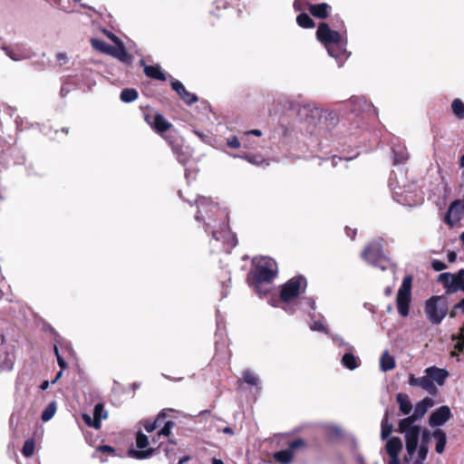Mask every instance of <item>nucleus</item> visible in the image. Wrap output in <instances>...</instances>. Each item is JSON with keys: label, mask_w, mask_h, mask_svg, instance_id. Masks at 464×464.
Segmentation results:
<instances>
[{"label": "nucleus", "mask_w": 464, "mask_h": 464, "mask_svg": "<svg viewBox=\"0 0 464 464\" xmlns=\"http://www.w3.org/2000/svg\"><path fill=\"white\" fill-rule=\"evenodd\" d=\"M188 459H189V457H188V456H186V457H184V458L180 459L179 460V463H178V464H184V463H185V462H187Z\"/></svg>", "instance_id": "052dcab7"}, {"label": "nucleus", "mask_w": 464, "mask_h": 464, "mask_svg": "<svg viewBox=\"0 0 464 464\" xmlns=\"http://www.w3.org/2000/svg\"><path fill=\"white\" fill-rule=\"evenodd\" d=\"M461 242L464 244V231L460 234V237H459Z\"/></svg>", "instance_id": "774afa93"}, {"label": "nucleus", "mask_w": 464, "mask_h": 464, "mask_svg": "<svg viewBox=\"0 0 464 464\" xmlns=\"http://www.w3.org/2000/svg\"><path fill=\"white\" fill-rule=\"evenodd\" d=\"M296 23L303 28H313L315 25L312 18L305 13L300 14L296 17Z\"/></svg>", "instance_id": "f704fd0d"}, {"label": "nucleus", "mask_w": 464, "mask_h": 464, "mask_svg": "<svg viewBox=\"0 0 464 464\" xmlns=\"http://www.w3.org/2000/svg\"><path fill=\"white\" fill-rule=\"evenodd\" d=\"M331 10V6L326 3H321L318 5H309V12L312 15L317 18H326L329 14V12Z\"/></svg>", "instance_id": "393cba45"}, {"label": "nucleus", "mask_w": 464, "mask_h": 464, "mask_svg": "<svg viewBox=\"0 0 464 464\" xmlns=\"http://www.w3.org/2000/svg\"><path fill=\"white\" fill-rule=\"evenodd\" d=\"M306 286L307 283L304 277H293L282 285L280 297L284 302L290 303L301 293H304L306 289Z\"/></svg>", "instance_id": "0eeeda50"}, {"label": "nucleus", "mask_w": 464, "mask_h": 464, "mask_svg": "<svg viewBox=\"0 0 464 464\" xmlns=\"http://www.w3.org/2000/svg\"><path fill=\"white\" fill-rule=\"evenodd\" d=\"M311 330L327 333L326 325L323 321H314L310 325Z\"/></svg>", "instance_id": "79ce46f5"}, {"label": "nucleus", "mask_w": 464, "mask_h": 464, "mask_svg": "<svg viewBox=\"0 0 464 464\" xmlns=\"http://www.w3.org/2000/svg\"><path fill=\"white\" fill-rule=\"evenodd\" d=\"M104 34L111 39L115 44L121 43V41L114 34L110 31L104 30Z\"/></svg>", "instance_id": "09e8293b"}, {"label": "nucleus", "mask_w": 464, "mask_h": 464, "mask_svg": "<svg viewBox=\"0 0 464 464\" xmlns=\"http://www.w3.org/2000/svg\"><path fill=\"white\" fill-rule=\"evenodd\" d=\"M451 109L458 119L461 120L464 118V103L459 99L453 100Z\"/></svg>", "instance_id": "58836bf2"}, {"label": "nucleus", "mask_w": 464, "mask_h": 464, "mask_svg": "<svg viewBox=\"0 0 464 464\" xmlns=\"http://www.w3.org/2000/svg\"><path fill=\"white\" fill-rule=\"evenodd\" d=\"M411 282L412 277L411 276H407L403 278L401 285L400 286L396 303L399 314L402 317H406L410 313V304H411Z\"/></svg>", "instance_id": "6e6552de"}, {"label": "nucleus", "mask_w": 464, "mask_h": 464, "mask_svg": "<svg viewBox=\"0 0 464 464\" xmlns=\"http://www.w3.org/2000/svg\"><path fill=\"white\" fill-rule=\"evenodd\" d=\"M463 204L459 199H456L450 203L448 212L445 216V222L450 226H454L462 218L464 214Z\"/></svg>", "instance_id": "2eb2a0df"}, {"label": "nucleus", "mask_w": 464, "mask_h": 464, "mask_svg": "<svg viewBox=\"0 0 464 464\" xmlns=\"http://www.w3.org/2000/svg\"><path fill=\"white\" fill-rule=\"evenodd\" d=\"M389 414L386 411L383 419L382 420V430H381V438L382 440H386L392 431V424L388 422Z\"/></svg>", "instance_id": "72a5a7b5"}, {"label": "nucleus", "mask_w": 464, "mask_h": 464, "mask_svg": "<svg viewBox=\"0 0 464 464\" xmlns=\"http://www.w3.org/2000/svg\"><path fill=\"white\" fill-rule=\"evenodd\" d=\"M451 417V411L449 406H440L434 411L429 418V424L431 427H438L443 425Z\"/></svg>", "instance_id": "dca6fc26"}, {"label": "nucleus", "mask_w": 464, "mask_h": 464, "mask_svg": "<svg viewBox=\"0 0 464 464\" xmlns=\"http://www.w3.org/2000/svg\"><path fill=\"white\" fill-rule=\"evenodd\" d=\"M91 44H92V46L93 47V49L101 52V53H109L110 52V49L111 47V45L106 44L104 41L101 40V39H97V38H92L91 40Z\"/></svg>", "instance_id": "e433bc0d"}, {"label": "nucleus", "mask_w": 464, "mask_h": 464, "mask_svg": "<svg viewBox=\"0 0 464 464\" xmlns=\"http://www.w3.org/2000/svg\"><path fill=\"white\" fill-rule=\"evenodd\" d=\"M458 309H460L461 312L464 314V298L454 305V310Z\"/></svg>", "instance_id": "5fc2aeb1"}, {"label": "nucleus", "mask_w": 464, "mask_h": 464, "mask_svg": "<svg viewBox=\"0 0 464 464\" xmlns=\"http://www.w3.org/2000/svg\"><path fill=\"white\" fill-rule=\"evenodd\" d=\"M325 48L330 56L339 59L346 53V41L343 40L336 44H331Z\"/></svg>", "instance_id": "cd10ccee"}, {"label": "nucleus", "mask_w": 464, "mask_h": 464, "mask_svg": "<svg viewBox=\"0 0 464 464\" xmlns=\"http://www.w3.org/2000/svg\"><path fill=\"white\" fill-rule=\"evenodd\" d=\"M244 159H245V160H247L248 162H250V163L256 164V160H254V158H253V157H251V156H246Z\"/></svg>", "instance_id": "bf43d9fd"}, {"label": "nucleus", "mask_w": 464, "mask_h": 464, "mask_svg": "<svg viewBox=\"0 0 464 464\" xmlns=\"http://www.w3.org/2000/svg\"><path fill=\"white\" fill-rule=\"evenodd\" d=\"M188 204H196L198 208L195 219L205 225L206 232L211 231L210 245L214 251L229 254L237 246V238L228 229V214L220 208L210 198L197 197L185 199Z\"/></svg>", "instance_id": "f257e3e1"}, {"label": "nucleus", "mask_w": 464, "mask_h": 464, "mask_svg": "<svg viewBox=\"0 0 464 464\" xmlns=\"http://www.w3.org/2000/svg\"><path fill=\"white\" fill-rule=\"evenodd\" d=\"M1 49L13 61L20 62L34 56L33 50L26 44H15L14 45H3Z\"/></svg>", "instance_id": "9d476101"}, {"label": "nucleus", "mask_w": 464, "mask_h": 464, "mask_svg": "<svg viewBox=\"0 0 464 464\" xmlns=\"http://www.w3.org/2000/svg\"><path fill=\"white\" fill-rule=\"evenodd\" d=\"M402 450V441L398 437H392L387 440L386 451L391 457L389 464H401L399 459V454Z\"/></svg>", "instance_id": "f3484780"}, {"label": "nucleus", "mask_w": 464, "mask_h": 464, "mask_svg": "<svg viewBox=\"0 0 464 464\" xmlns=\"http://www.w3.org/2000/svg\"><path fill=\"white\" fill-rule=\"evenodd\" d=\"M425 373L430 378V381H431L434 384H438L439 386H442L449 376V372L447 370L438 368L436 366H430L426 368Z\"/></svg>", "instance_id": "aec40b11"}, {"label": "nucleus", "mask_w": 464, "mask_h": 464, "mask_svg": "<svg viewBox=\"0 0 464 464\" xmlns=\"http://www.w3.org/2000/svg\"><path fill=\"white\" fill-rule=\"evenodd\" d=\"M97 450L102 453H113L114 450L111 446L103 445L97 448Z\"/></svg>", "instance_id": "8fccbe9b"}, {"label": "nucleus", "mask_w": 464, "mask_h": 464, "mask_svg": "<svg viewBox=\"0 0 464 464\" xmlns=\"http://www.w3.org/2000/svg\"><path fill=\"white\" fill-rule=\"evenodd\" d=\"M106 418L107 412L105 411L104 407L102 403H98L94 406L93 416H91L90 414L87 413L82 414V420H84L85 424L96 430L101 428L102 420Z\"/></svg>", "instance_id": "4468645a"}, {"label": "nucleus", "mask_w": 464, "mask_h": 464, "mask_svg": "<svg viewBox=\"0 0 464 464\" xmlns=\"http://www.w3.org/2000/svg\"><path fill=\"white\" fill-rule=\"evenodd\" d=\"M342 363L349 370H354L359 366V358L354 356L352 353L347 352L342 358Z\"/></svg>", "instance_id": "473e14b6"}, {"label": "nucleus", "mask_w": 464, "mask_h": 464, "mask_svg": "<svg viewBox=\"0 0 464 464\" xmlns=\"http://www.w3.org/2000/svg\"><path fill=\"white\" fill-rule=\"evenodd\" d=\"M167 139L179 162L183 165L186 164L188 161L189 158L191 157V153L189 152L188 149L183 148V146H181L179 143H174L169 140V137H167Z\"/></svg>", "instance_id": "4be33fe9"}, {"label": "nucleus", "mask_w": 464, "mask_h": 464, "mask_svg": "<svg viewBox=\"0 0 464 464\" xmlns=\"http://www.w3.org/2000/svg\"><path fill=\"white\" fill-rule=\"evenodd\" d=\"M244 381L249 384L257 386L259 384L258 378L249 370H246L243 373Z\"/></svg>", "instance_id": "ea45409f"}, {"label": "nucleus", "mask_w": 464, "mask_h": 464, "mask_svg": "<svg viewBox=\"0 0 464 464\" xmlns=\"http://www.w3.org/2000/svg\"><path fill=\"white\" fill-rule=\"evenodd\" d=\"M140 63L144 66V72L148 77L160 81L166 80V76L159 65H146L144 60H140Z\"/></svg>", "instance_id": "a878e982"}, {"label": "nucleus", "mask_w": 464, "mask_h": 464, "mask_svg": "<svg viewBox=\"0 0 464 464\" xmlns=\"http://www.w3.org/2000/svg\"><path fill=\"white\" fill-rule=\"evenodd\" d=\"M433 438L436 440L435 450L437 453L441 454L446 446L447 437L444 431L437 430L433 432Z\"/></svg>", "instance_id": "2f4dec72"}, {"label": "nucleus", "mask_w": 464, "mask_h": 464, "mask_svg": "<svg viewBox=\"0 0 464 464\" xmlns=\"http://www.w3.org/2000/svg\"><path fill=\"white\" fill-rule=\"evenodd\" d=\"M120 98L123 102H131L138 98V92L132 88L124 89L121 91Z\"/></svg>", "instance_id": "c9c22d12"}, {"label": "nucleus", "mask_w": 464, "mask_h": 464, "mask_svg": "<svg viewBox=\"0 0 464 464\" xmlns=\"http://www.w3.org/2000/svg\"><path fill=\"white\" fill-rule=\"evenodd\" d=\"M302 304L304 305H306L308 307H310L311 310L314 311L316 306H315V301L312 298V297H306V298H304L302 300Z\"/></svg>", "instance_id": "de8ad7c7"}, {"label": "nucleus", "mask_w": 464, "mask_h": 464, "mask_svg": "<svg viewBox=\"0 0 464 464\" xmlns=\"http://www.w3.org/2000/svg\"><path fill=\"white\" fill-rule=\"evenodd\" d=\"M437 281L440 283L447 294H454L459 291L464 293V269L457 273H441L438 276Z\"/></svg>", "instance_id": "423d86ee"}, {"label": "nucleus", "mask_w": 464, "mask_h": 464, "mask_svg": "<svg viewBox=\"0 0 464 464\" xmlns=\"http://www.w3.org/2000/svg\"><path fill=\"white\" fill-rule=\"evenodd\" d=\"M108 54L117 58L123 63L131 62V56L127 53L122 42L116 44L114 46L111 45Z\"/></svg>", "instance_id": "5701e85b"}, {"label": "nucleus", "mask_w": 464, "mask_h": 464, "mask_svg": "<svg viewBox=\"0 0 464 464\" xmlns=\"http://www.w3.org/2000/svg\"><path fill=\"white\" fill-rule=\"evenodd\" d=\"M194 133H195L198 138H200V139H202V140L204 139V134H203V133H201L200 131H198V130H194Z\"/></svg>", "instance_id": "e2e57ef3"}, {"label": "nucleus", "mask_w": 464, "mask_h": 464, "mask_svg": "<svg viewBox=\"0 0 464 464\" xmlns=\"http://www.w3.org/2000/svg\"><path fill=\"white\" fill-rule=\"evenodd\" d=\"M304 446V440L297 439L292 441L287 449L275 452L273 457L275 460L281 464H289L294 459L295 451Z\"/></svg>", "instance_id": "ddd939ff"}, {"label": "nucleus", "mask_w": 464, "mask_h": 464, "mask_svg": "<svg viewBox=\"0 0 464 464\" xmlns=\"http://www.w3.org/2000/svg\"><path fill=\"white\" fill-rule=\"evenodd\" d=\"M56 408L57 407L55 401L50 402L42 413V420L44 422L50 420L54 416L56 412Z\"/></svg>", "instance_id": "4c0bfd02"}, {"label": "nucleus", "mask_w": 464, "mask_h": 464, "mask_svg": "<svg viewBox=\"0 0 464 464\" xmlns=\"http://www.w3.org/2000/svg\"><path fill=\"white\" fill-rule=\"evenodd\" d=\"M396 362L393 356L388 351H384L380 359V369L382 372L392 371L395 368Z\"/></svg>", "instance_id": "c85d7f7f"}, {"label": "nucleus", "mask_w": 464, "mask_h": 464, "mask_svg": "<svg viewBox=\"0 0 464 464\" xmlns=\"http://www.w3.org/2000/svg\"><path fill=\"white\" fill-rule=\"evenodd\" d=\"M211 462H212V464H224L221 459H218L216 458H213Z\"/></svg>", "instance_id": "680f3d73"}, {"label": "nucleus", "mask_w": 464, "mask_h": 464, "mask_svg": "<svg viewBox=\"0 0 464 464\" xmlns=\"http://www.w3.org/2000/svg\"><path fill=\"white\" fill-rule=\"evenodd\" d=\"M222 432L225 433V434H230V435H232L234 433L233 430L231 428H228V427L224 428L222 430Z\"/></svg>", "instance_id": "4d7b16f0"}, {"label": "nucleus", "mask_w": 464, "mask_h": 464, "mask_svg": "<svg viewBox=\"0 0 464 464\" xmlns=\"http://www.w3.org/2000/svg\"><path fill=\"white\" fill-rule=\"evenodd\" d=\"M425 314L432 324H439L448 314L447 300L442 295H433L425 303Z\"/></svg>", "instance_id": "7ed1b4c3"}, {"label": "nucleus", "mask_w": 464, "mask_h": 464, "mask_svg": "<svg viewBox=\"0 0 464 464\" xmlns=\"http://www.w3.org/2000/svg\"><path fill=\"white\" fill-rule=\"evenodd\" d=\"M62 374H63V371H60V372L56 374V377H55L54 381L53 382V383H54L58 379H60V378H61V376H62Z\"/></svg>", "instance_id": "0e129e2a"}, {"label": "nucleus", "mask_w": 464, "mask_h": 464, "mask_svg": "<svg viewBox=\"0 0 464 464\" xmlns=\"http://www.w3.org/2000/svg\"><path fill=\"white\" fill-rule=\"evenodd\" d=\"M171 86L185 103L191 105L198 101V97L195 94L188 92L181 82L178 80L172 81Z\"/></svg>", "instance_id": "412c9836"}, {"label": "nucleus", "mask_w": 464, "mask_h": 464, "mask_svg": "<svg viewBox=\"0 0 464 464\" xmlns=\"http://www.w3.org/2000/svg\"><path fill=\"white\" fill-rule=\"evenodd\" d=\"M171 411L170 409L162 410L157 416L156 420L153 421L145 420L144 421V429L147 432H152L155 430L159 426H160L162 423L164 424L163 427L158 432V437L165 436L169 437L172 428L175 426V422L172 420H165L168 413Z\"/></svg>", "instance_id": "1a4fd4ad"}, {"label": "nucleus", "mask_w": 464, "mask_h": 464, "mask_svg": "<svg viewBox=\"0 0 464 464\" xmlns=\"http://www.w3.org/2000/svg\"><path fill=\"white\" fill-rule=\"evenodd\" d=\"M396 401L399 403L400 411L404 414L408 415L412 410V404L409 396L405 393H398L396 395Z\"/></svg>", "instance_id": "c756f323"}, {"label": "nucleus", "mask_w": 464, "mask_h": 464, "mask_svg": "<svg viewBox=\"0 0 464 464\" xmlns=\"http://www.w3.org/2000/svg\"><path fill=\"white\" fill-rule=\"evenodd\" d=\"M48 387H49V382L48 381H44L41 384V386H40L41 390H43V391L46 390Z\"/></svg>", "instance_id": "13d9d810"}, {"label": "nucleus", "mask_w": 464, "mask_h": 464, "mask_svg": "<svg viewBox=\"0 0 464 464\" xmlns=\"http://www.w3.org/2000/svg\"><path fill=\"white\" fill-rule=\"evenodd\" d=\"M246 134L260 137L262 135V132L260 130H251L247 131Z\"/></svg>", "instance_id": "6e6d98bb"}, {"label": "nucleus", "mask_w": 464, "mask_h": 464, "mask_svg": "<svg viewBox=\"0 0 464 464\" xmlns=\"http://www.w3.org/2000/svg\"><path fill=\"white\" fill-rule=\"evenodd\" d=\"M431 267L435 271H442L447 268V265L444 262L436 259L431 262Z\"/></svg>", "instance_id": "c03bdc74"}, {"label": "nucleus", "mask_w": 464, "mask_h": 464, "mask_svg": "<svg viewBox=\"0 0 464 464\" xmlns=\"http://www.w3.org/2000/svg\"><path fill=\"white\" fill-rule=\"evenodd\" d=\"M423 461L422 459H416L413 464H423Z\"/></svg>", "instance_id": "338daca9"}, {"label": "nucleus", "mask_w": 464, "mask_h": 464, "mask_svg": "<svg viewBox=\"0 0 464 464\" xmlns=\"http://www.w3.org/2000/svg\"><path fill=\"white\" fill-rule=\"evenodd\" d=\"M227 144L232 149H239L241 144L237 136H232L227 140Z\"/></svg>", "instance_id": "37998d69"}, {"label": "nucleus", "mask_w": 464, "mask_h": 464, "mask_svg": "<svg viewBox=\"0 0 464 464\" xmlns=\"http://www.w3.org/2000/svg\"><path fill=\"white\" fill-rule=\"evenodd\" d=\"M398 430L401 433H404L407 453L412 457L418 448L420 427L414 424L411 418H405L400 420Z\"/></svg>", "instance_id": "20e7f679"}, {"label": "nucleus", "mask_w": 464, "mask_h": 464, "mask_svg": "<svg viewBox=\"0 0 464 464\" xmlns=\"http://www.w3.org/2000/svg\"><path fill=\"white\" fill-rule=\"evenodd\" d=\"M451 340L455 342L453 350L450 353L452 357L459 356V353L464 351V321L459 329V334H452Z\"/></svg>", "instance_id": "b1692460"}, {"label": "nucleus", "mask_w": 464, "mask_h": 464, "mask_svg": "<svg viewBox=\"0 0 464 464\" xmlns=\"http://www.w3.org/2000/svg\"><path fill=\"white\" fill-rule=\"evenodd\" d=\"M150 125L160 133L165 132L171 127V124L160 114H156L154 116L153 121L150 122Z\"/></svg>", "instance_id": "7c9ffc66"}, {"label": "nucleus", "mask_w": 464, "mask_h": 464, "mask_svg": "<svg viewBox=\"0 0 464 464\" xmlns=\"http://www.w3.org/2000/svg\"><path fill=\"white\" fill-rule=\"evenodd\" d=\"M335 340H336V342L338 343V344H339L340 346H343H343H345V347H346V349H347V350H349V351L353 349V347H352L350 344L345 343L342 338H339V337H338V338H336Z\"/></svg>", "instance_id": "864d4df0"}, {"label": "nucleus", "mask_w": 464, "mask_h": 464, "mask_svg": "<svg viewBox=\"0 0 464 464\" xmlns=\"http://www.w3.org/2000/svg\"><path fill=\"white\" fill-rule=\"evenodd\" d=\"M434 405V401L430 397H425L421 401L416 403L412 415L408 416L411 421L415 422L417 420L421 419L428 410Z\"/></svg>", "instance_id": "6ab92c4d"}, {"label": "nucleus", "mask_w": 464, "mask_h": 464, "mask_svg": "<svg viewBox=\"0 0 464 464\" xmlns=\"http://www.w3.org/2000/svg\"><path fill=\"white\" fill-rule=\"evenodd\" d=\"M457 259V254L454 251L448 253V260L450 263H454Z\"/></svg>", "instance_id": "603ef678"}, {"label": "nucleus", "mask_w": 464, "mask_h": 464, "mask_svg": "<svg viewBox=\"0 0 464 464\" xmlns=\"http://www.w3.org/2000/svg\"><path fill=\"white\" fill-rule=\"evenodd\" d=\"M459 166L461 168H464V154L461 156L460 158V160H459Z\"/></svg>", "instance_id": "69168bd1"}, {"label": "nucleus", "mask_w": 464, "mask_h": 464, "mask_svg": "<svg viewBox=\"0 0 464 464\" xmlns=\"http://www.w3.org/2000/svg\"><path fill=\"white\" fill-rule=\"evenodd\" d=\"M34 441L33 440H25L22 453L25 457H30L34 454Z\"/></svg>", "instance_id": "a19ab883"}, {"label": "nucleus", "mask_w": 464, "mask_h": 464, "mask_svg": "<svg viewBox=\"0 0 464 464\" xmlns=\"http://www.w3.org/2000/svg\"><path fill=\"white\" fill-rule=\"evenodd\" d=\"M428 454V448L425 445H420L418 450V459L425 460Z\"/></svg>", "instance_id": "49530a36"}, {"label": "nucleus", "mask_w": 464, "mask_h": 464, "mask_svg": "<svg viewBox=\"0 0 464 464\" xmlns=\"http://www.w3.org/2000/svg\"><path fill=\"white\" fill-rule=\"evenodd\" d=\"M136 446L138 450H130L128 451V455L131 458L137 459H144L150 458L154 450L151 448H148L149 446V439L148 437L143 434L142 432H138L136 436Z\"/></svg>", "instance_id": "9b49d317"}, {"label": "nucleus", "mask_w": 464, "mask_h": 464, "mask_svg": "<svg viewBox=\"0 0 464 464\" xmlns=\"http://www.w3.org/2000/svg\"><path fill=\"white\" fill-rule=\"evenodd\" d=\"M56 58L60 65H63L67 62V56L65 53H60L56 55Z\"/></svg>", "instance_id": "3c124183"}, {"label": "nucleus", "mask_w": 464, "mask_h": 464, "mask_svg": "<svg viewBox=\"0 0 464 464\" xmlns=\"http://www.w3.org/2000/svg\"><path fill=\"white\" fill-rule=\"evenodd\" d=\"M362 257L382 270H386L392 266L391 261L382 253L381 240L372 242L362 253Z\"/></svg>", "instance_id": "39448f33"}, {"label": "nucleus", "mask_w": 464, "mask_h": 464, "mask_svg": "<svg viewBox=\"0 0 464 464\" xmlns=\"http://www.w3.org/2000/svg\"><path fill=\"white\" fill-rule=\"evenodd\" d=\"M254 263L256 264V269L253 272V278L256 288L263 283L272 282L276 276L277 266L274 259L264 256L255 258Z\"/></svg>", "instance_id": "f03ea898"}, {"label": "nucleus", "mask_w": 464, "mask_h": 464, "mask_svg": "<svg viewBox=\"0 0 464 464\" xmlns=\"http://www.w3.org/2000/svg\"><path fill=\"white\" fill-rule=\"evenodd\" d=\"M316 36L325 47L343 41L342 35L338 32L331 30L325 23H321L318 25Z\"/></svg>", "instance_id": "f8f14e48"}, {"label": "nucleus", "mask_w": 464, "mask_h": 464, "mask_svg": "<svg viewBox=\"0 0 464 464\" xmlns=\"http://www.w3.org/2000/svg\"><path fill=\"white\" fill-rule=\"evenodd\" d=\"M392 150L393 153V162L395 165L404 163L409 159V154L403 145H393Z\"/></svg>", "instance_id": "bb28decb"}, {"label": "nucleus", "mask_w": 464, "mask_h": 464, "mask_svg": "<svg viewBox=\"0 0 464 464\" xmlns=\"http://www.w3.org/2000/svg\"><path fill=\"white\" fill-rule=\"evenodd\" d=\"M54 353L57 358L58 365L61 367V369H65L67 367V363L64 361V359L60 355L57 346H54Z\"/></svg>", "instance_id": "a18cd8bd"}, {"label": "nucleus", "mask_w": 464, "mask_h": 464, "mask_svg": "<svg viewBox=\"0 0 464 464\" xmlns=\"http://www.w3.org/2000/svg\"><path fill=\"white\" fill-rule=\"evenodd\" d=\"M408 382L410 386L420 387L430 394L437 393L436 385L431 381H430V378L427 374L421 377H415L414 374H410Z\"/></svg>", "instance_id": "a211bd4d"}]
</instances>
